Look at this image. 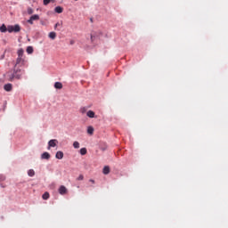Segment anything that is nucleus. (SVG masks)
Segmentation results:
<instances>
[{
  "label": "nucleus",
  "mask_w": 228,
  "mask_h": 228,
  "mask_svg": "<svg viewBox=\"0 0 228 228\" xmlns=\"http://www.w3.org/2000/svg\"><path fill=\"white\" fill-rule=\"evenodd\" d=\"M22 65H24V59H22V57H18L13 70L7 71L4 75V81L12 82L14 79H20L22 77V74H24V69L20 68L22 67Z\"/></svg>",
  "instance_id": "nucleus-1"
},
{
  "label": "nucleus",
  "mask_w": 228,
  "mask_h": 228,
  "mask_svg": "<svg viewBox=\"0 0 228 228\" xmlns=\"http://www.w3.org/2000/svg\"><path fill=\"white\" fill-rule=\"evenodd\" d=\"M7 31L9 33H19V31H20V25L16 24V25H9L7 27Z\"/></svg>",
  "instance_id": "nucleus-2"
},
{
  "label": "nucleus",
  "mask_w": 228,
  "mask_h": 228,
  "mask_svg": "<svg viewBox=\"0 0 228 228\" xmlns=\"http://www.w3.org/2000/svg\"><path fill=\"white\" fill-rule=\"evenodd\" d=\"M34 20H40V16L38 14H34L27 20V22L33 25Z\"/></svg>",
  "instance_id": "nucleus-3"
},
{
  "label": "nucleus",
  "mask_w": 228,
  "mask_h": 228,
  "mask_svg": "<svg viewBox=\"0 0 228 228\" xmlns=\"http://www.w3.org/2000/svg\"><path fill=\"white\" fill-rule=\"evenodd\" d=\"M58 145V140L52 139L48 142V149H51V147H56Z\"/></svg>",
  "instance_id": "nucleus-4"
},
{
  "label": "nucleus",
  "mask_w": 228,
  "mask_h": 228,
  "mask_svg": "<svg viewBox=\"0 0 228 228\" xmlns=\"http://www.w3.org/2000/svg\"><path fill=\"white\" fill-rule=\"evenodd\" d=\"M59 193H60V195H65V194H67V187H65V185H61V186L59 188Z\"/></svg>",
  "instance_id": "nucleus-5"
},
{
  "label": "nucleus",
  "mask_w": 228,
  "mask_h": 228,
  "mask_svg": "<svg viewBox=\"0 0 228 228\" xmlns=\"http://www.w3.org/2000/svg\"><path fill=\"white\" fill-rule=\"evenodd\" d=\"M4 90H5V92H12L13 86L12 84H6L4 86Z\"/></svg>",
  "instance_id": "nucleus-6"
},
{
  "label": "nucleus",
  "mask_w": 228,
  "mask_h": 228,
  "mask_svg": "<svg viewBox=\"0 0 228 228\" xmlns=\"http://www.w3.org/2000/svg\"><path fill=\"white\" fill-rule=\"evenodd\" d=\"M86 117L89 118H95V112H94V110H88L86 112Z\"/></svg>",
  "instance_id": "nucleus-7"
},
{
  "label": "nucleus",
  "mask_w": 228,
  "mask_h": 228,
  "mask_svg": "<svg viewBox=\"0 0 228 228\" xmlns=\"http://www.w3.org/2000/svg\"><path fill=\"white\" fill-rule=\"evenodd\" d=\"M42 159H51V154L49 152L45 151L41 155Z\"/></svg>",
  "instance_id": "nucleus-8"
},
{
  "label": "nucleus",
  "mask_w": 228,
  "mask_h": 228,
  "mask_svg": "<svg viewBox=\"0 0 228 228\" xmlns=\"http://www.w3.org/2000/svg\"><path fill=\"white\" fill-rule=\"evenodd\" d=\"M55 158L57 159H63V151H57L56 154H55Z\"/></svg>",
  "instance_id": "nucleus-9"
},
{
  "label": "nucleus",
  "mask_w": 228,
  "mask_h": 228,
  "mask_svg": "<svg viewBox=\"0 0 228 228\" xmlns=\"http://www.w3.org/2000/svg\"><path fill=\"white\" fill-rule=\"evenodd\" d=\"M54 88H56L57 90H61V88H63V84H61V82H55Z\"/></svg>",
  "instance_id": "nucleus-10"
},
{
  "label": "nucleus",
  "mask_w": 228,
  "mask_h": 228,
  "mask_svg": "<svg viewBox=\"0 0 228 228\" xmlns=\"http://www.w3.org/2000/svg\"><path fill=\"white\" fill-rule=\"evenodd\" d=\"M54 12L56 13H63V8L61 6H57L55 7Z\"/></svg>",
  "instance_id": "nucleus-11"
},
{
  "label": "nucleus",
  "mask_w": 228,
  "mask_h": 228,
  "mask_svg": "<svg viewBox=\"0 0 228 228\" xmlns=\"http://www.w3.org/2000/svg\"><path fill=\"white\" fill-rule=\"evenodd\" d=\"M0 31H1V33H6V31H8V28H6V25L3 24L0 27Z\"/></svg>",
  "instance_id": "nucleus-12"
},
{
  "label": "nucleus",
  "mask_w": 228,
  "mask_h": 228,
  "mask_svg": "<svg viewBox=\"0 0 228 228\" xmlns=\"http://www.w3.org/2000/svg\"><path fill=\"white\" fill-rule=\"evenodd\" d=\"M102 172H103L104 175H108V174H110V167L105 166L103 167V171Z\"/></svg>",
  "instance_id": "nucleus-13"
},
{
  "label": "nucleus",
  "mask_w": 228,
  "mask_h": 228,
  "mask_svg": "<svg viewBox=\"0 0 228 228\" xmlns=\"http://www.w3.org/2000/svg\"><path fill=\"white\" fill-rule=\"evenodd\" d=\"M49 38H51L52 40H54V38H56V32H50Z\"/></svg>",
  "instance_id": "nucleus-14"
},
{
  "label": "nucleus",
  "mask_w": 228,
  "mask_h": 228,
  "mask_svg": "<svg viewBox=\"0 0 228 228\" xmlns=\"http://www.w3.org/2000/svg\"><path fill=\"white\" fill-rule=\"evenodd\" d=\"M22 56H24V50H18V58H22Z\"/></svg>",
  "instance_id": "nucleus-15"
},
{
  "label": "nucleus",
  "mask_w": 228,
  "mask_h": 228,
  "mask_svg": "<svg viewBox=\"0 0 228 228\" xmlns=\"http://www.w3.org/2000/svg\"><path fill=\"white\" fill-rule=\"evenodd\" d=\"M28 175L29 177H33V176L35 175V170L29 169V170L28 171Z\"/></svg>",
  "instance_id": "nucleus-16"
},
{
  "label": "nucleus",
  "mask_w": 228,
  "mask_h": 228,
  "mask_svg": "<svg viewBox=\"0 0 228 228\" xmlns=\"http://www.w3.org/2000/svg\"><path fill=\"white\" fill-rule=\"evenodd\" d=\"M27 53L28 54H33V46H28Z\"/></svg>",
  "instance_id": "nucleus-17"
},
{
  "label": "nucleus",
  "mask_w": 228,
  "mask_h": 228,
  "mask_svg": "<svg viewBox=\"0 0 228 228\" xmlns=\"http://www.w3.org/2000/svg\"><path fill=\"white\" fill-rule=\"evenodd\" d=\"M86 111H88V109L86 107H82L80 109V113H82V115H85V113H86Z\"/></svg>",
  "instance_id": "nucleus-18"
},
{
  "label": "nucleus",
  "mask_w": 228,
  "mask_h": 228,
  "mask_svg": "<svg viewBox=\"0 0 228 228\" xmlns=\"http://www.w3.org/2000/svg\"><path fill=\"white\" fill-rule=\"evenodd\" d=\"M87 133L88 134H94V126H88Z\"/></svg>",
  "instance_id": "nucleus-19"
},
{
  "label": "nucleus",
  "mask_w": 228,
  "mask_h": 228,
  "mask_svg": "<svg viewBox=\"0 0 228 228\" xmlns=\"http://www.w3.org/2000/svg\"><path fill=\"white\" fill-rule=\"evenodd\" d=\"M44 200H47L49 199V192H45L42 196Z\"/></svg>",
  "instance_id": "nucleus-20"
},
{
  "label": "nucleus",
  "mask_w": 228,
  "mask_h": 228,
  "mask_svg": "<svg viewBox=\"0 0 228 228\" xmlns=\"http://www.w3.org/2000/svg\"><path fill=\"white\" fill-rule=\"evenodd\" d=\"M87 151L86 148L80 149V154L81 156H85L86 154Z\"/></svg>",
  "instance_id": "nucleus-21"
},
{
  "label": "nucleus",
  "mask_w": 228,
  "mask_h": 228,
  "mask_svg": "<svg viewBox=\"0 0 228 228\" xmlns=\"http://www.w3.org/2000/svg\"><path fill=\"white\" fill-rule=\"evenodd\" d=\"M73 147H74V149H79V142L75 141V142H73Z\"/></svg>",
  "instance_id": "nucleus-22"
},
{
  "label": "nucleus",
  "mask_w": 228,
  "mask_h": 228,
  "mask_svg": "<svg viewBox=\"0 0 228 228\" xmlns=\"http://www.w3.org/2000/svg\"><path fill=\"white\" fill-rule=\"evenodd\" d=\"M27 12H28V15H32V13H33L34 11H33V8L28 7V10H27Z\"/></svg>",
  "instance_id": "nucleus-23"
},
{
  "label": "nucleus",
  "mask_w": 228,
  "mask_h": 228,
  "mask_svg": "<svg viewBox=\"0 0 228 228\" xmlns=\"http://www.w3.org/2000/svg\"><path fill=\"white\" fill-rule=\"evenodd\" d=\"M83 179H85L83 175H79V176L77 178V181H83Z\"/></svg>",
  "instance_id": "nucleus-24"
},
{
  "label": "nucleus",
  "mask_w": 228,
  "mask_h": 228,
  "mask_svg": "<svg viewBox=\"0 0 228 228\" xmlns=\"http://www.w3.org/2000/svg\"><path fill=\"white\" fill-rule=\"evenodd\" d=\"M49 3H51V0H44V4L45 6H47V4H49Z\"/></svg>",
  "instance_id": "nucleus-25"
},
{
  "label": "nucleus",
  "mask_w": 228,
  "mask_h": 228,
  "mask_svg": "<svg viewBox=\"0 0 228 228\" xmlns=\"http://www.w3.org/2000/svg\"><path fill=\"white\" fill-rule=\"evenodd\" d=\"M89 183H92V184H95V180L90 179V180H89Z\"/></svg>",
  "instance_id": "nucleus-26"
},
{
  "label": "nucleus",
  "mask_w": 228,
  "mask_h": 228,
  "mask_svg": "<svg viewBox=\"0 0 228 228\" xmlns=\"http://www.w3.org/2000/svg\"><path fill=\"white\" fill-rule=\"evenodd\" d=\"M58 26H60V23H56L54 28H58Z\"/></svg>",
  "instance_id": "nucleus-27"
},
{
  "label": "nucleus",
  "mask_w": 228,
  "mask_h": 228,
  "mask_svg": "<svg viewBox=\"0 0 228 228\" xmlns=\"http://www.w3.org/2000/svg\"><path fill=\"white\" fill-rule=\"evenodd\" d=\"M75 1H77V0H75Z\"/></svg>",
  "instance_id": "nucleus-28"
}]
</instances>
